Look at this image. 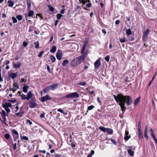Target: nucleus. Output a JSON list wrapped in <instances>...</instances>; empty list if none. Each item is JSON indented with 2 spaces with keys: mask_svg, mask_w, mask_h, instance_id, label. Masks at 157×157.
<instances>
[{
  "mask_svg": "<svg viewBox=\"0 0 157 157\" xmlns=\"http://www.w3.org/2000/svg\"><path fill=\"white\" fill-rule=\"evenodd\" d=\"M115 100L117 102H119L121 109V111L124 112L126 107L124 106L125 104L126 103L128 105H129L132 103V98L130 96H123L120 94H118L117 96L113 95Z\"/></svg>",
  "mask_w": 157,
  "mask_h": 157,
  "instance_id": "f257e3e1",
  "label": "nucleus"
},
{
  "mask_svg": "<svg viewBox=\"0 0 157 157\" xmlns=\"http://www.w3.org/2000/svg\"><path fill=\"white\" fill-rule=\"evenodd\" d=\"M84 60L83 56H80L74 59L71 62V65L72 67H75L81 63Z\"/></svg>",
  "mask_w": 157,
  "mask_h": 157,
  "instance_id": "f03ea898",
  "label": "nucleus"
},
{
  "mask_svg": "<svg viewBox=\"0 0 157 157\" xmlns=\"http://www.w3.org/2000/svg\"><path fill=\"white\" fill-rule=\"evenodd\" d=\"M99 129L104 132H106L108 134H111L113 133V130L110 128H106L103 126H100Z\"/></svg>",
  "mask_w": 157,
  "mask_h": 157,
  "instance_id": "7ed1b4c3",
  "label": "nucleus"
},
{
  "mask_svg": "<svg viewBox=\"0 0 157 157\" xmlns=\"http://www.w3.org/2000/svg\"><path fill=\"white\" fill-rule=\"evenodd\" d=\"M66 97L68 98H77L79 97V95L77 92H74L69 94L66 95Z\"/></svg>",
  "mask_w": 157,
  "mask_h": 157,
  "instance_id": "20e7f679",
  "label": "nucleus"
},
{
  "mask_svg": "<svg viewBox=\"0 0 157 157\" xmlns=\"http://www.w3.org/2000/svg\"><path fill=\"white\" fill-rule=\"evenodd\" d=\"M56 56L57 59L60 60H61L63 56V54L62 50H58L56 53Z\"/></svg>",
  "mask_w": 157,
  "mask_h": 157,
  "instance_id": "39448f33",
  "label": "nucleus"
},
{
  "mask_svg": "<svg viewBox=\"0 0 157 157\" xmlns=\"http://www.w3.org/2000/svg\"><path fill=\"white\" fill-rule=\"evenodd\" d=\"M51 99V98L48 94H47L45 96L42 97L41 98V101L42 102H44L45 101L50 100Z\"/></svg>",
  "mask_w": 157,
  "mask_h": 157,
  "instance_id": "423d86ee",
  "label": "nucleus"
},
{
  "mask_svg": "<svg viewBox=\"0 0 157 157\" xmlns=\"http://www.w3.org/2000/svg\"><path fill=\"white\" fill-rule=\"evenodd\" d=\"M86 44H84L81 50V53L82 55V56H83L84 57L86 56L87 55V53L84 52L86 47Z\"/></svg>",
  "mask_w": 157,
  "mask_h": 157,
  "instance_id": "0eeeda50",
  "label": "nucleus"
},
{
  "mask_svg": "<svg viewBox=\"0 0 157 157\" xmlns=\"http://www.w3.org/2000/svg\"><path fill=\"white\" fill-rule=\"evenodd\" d=\"M149 33V30L148 29H146V31L144 33L143 35V38L144 40H145L147 39L148 34Z\"/></svg>",
  "mask_w": 157,
  "mask_h": 157,
  "instance_id": "6e6552de",
  "label": "nucleus"
},
{
  "mask_svg": "<svg viewBox=\"0 0 157 157\" xmlns=\"http://www.w3.org/2000/svg\"><path fill=\"white\" fill-rule=\"evenodd\" d=\"M100 59H98L94 63V67L95 68H97L101 65Z\"/></svg>",
  "mask_w": 157,
  "mask_h": 157,
  "instance_id": "1a4fd4ad",
  "label": "nucleus"
},
{
  "mask_svg": "<svg viewBox=\"0 0 157 157\" xmlns=\"http://www.w3.org/2000/svg\"><path fill=\"white\" fill-rule=\"evenodd\" d=\"M58 86V84L56 83L53 84L49 86H48L50 90H54L57 88Z\"/></svg>",
  "mask_w": 157,
  "mask_h": 157,
  "instance_id": "9d476101",
  "label": "nucleus"
},
{
  "mask_svg": "<svg viewBox=\"0 0 157 157\" xmlns=\"http://www.w3.org/2000/svg\"><path fill=\"white\" fill-rule=\"evenodd\" d=\"M0 113L2 115V117L3 118V119H4L3 121L4 122H5V121H6V113L4 110H2V112ZM5 122V123L6 124V123H5V122Z\"/></svg>",
  "mask_w": 157,
  "mask_h": 157,
  "instance_id": "9b49d317",
  "label": "nucleus"
},
{
  "mask_svg": "<svg viewBox=\"0 0 157 157\" xmlns=\"http://www.w3.org/2000/svg\"><path fill=\"white\" fill-rule=\"evenodd\" d=\"M17 73H11L9 75L10 77L12 79H14L17 76Z\"/></svg>",
  "mask_w": 157,
  "mask_h": 157,
  "instance_id": "f8f14e48",
  "label": "nucleus"
},
{
  "mask_svg": "<svg viewBox=\"0 0 157 157\" xmlns=\"http://www.w3.org/2000/svg\"><path fill=\"white\" fill-rule=\"evenodd\" d=\"M147 126H146L144 132V137L147 139H148V136L147 135Z\"/></svg>",
  "mask_w": 157,
  "mask_h": 157,
  "instance_id": "ddd939ff",
  "label": "nucleus"
},
{
  "mask_svg": "<svg viewBox=\"0 0 157 157\" xmlns=\"http://www.w3.org/2000/svg\"><path fill=\"white\" fill-rule=\"evenodd\" d=\"M12 105L10 103H6L5 104H2V106L3 107L8 108V107H11Z\"/></svg>",
  "mask_w": 157,
  "mask_h": 157,
  "instance_id": "4468645a",
  "label": "nucleus"
},
{
  "mask_svg": "<svg viewBox=\"0 0 157 157\" xmlns=\"http://www.w3.org/2000/svg\"><path fill=\"white\" fill-rule=\"evenodd\" d=\"M33 96V95L31 91H30L27 94V97L26 99L27 100H29L30 98H31Z\"/></svg>",
  "mask_w": 157,
  "mask_h": 157,
  "instance_id": "2eb2a0df",
  "label": "nucleus"
},
{
  "mask_svg": "<svg viewBox=\"0 0 157 157\" xmlns=\"http://www.w3.org/2000/svg\"><path fill=\"white\" fill-rule=\"evenodd\" d=\"M138 136L140 139H142L143 137V133L141 130H138Z\"/></svg>",
  "mask_w": 157,
  "mask_h": 157,
  "instance_id": "dca6fc26",
  "label": "nucleus"
},
{
  "mask_svg": "<svg viewBox=\"0 0 157 157\" xmlns=\"http://www.w3.org/2000/svg\"><path fill=\"white\" fill-rule=\"evenodd\" d=\"M140 98L139 97L137 98L135 100V101L134 102V105H136L140 101Z\"/></svg>",
  "mask_w": 157,
  "mask_h": 157,
  "instance_id": "f3484780",
  "label": "nucleus"
},
{
  "mask_svg": "<svg viewBox=\"0 0 157 157\" xmlns=\"http://www.w3.org/2000/svg\"><path fill=\"white\" fill-rule=\"evenodd\" d=\"M36 105V104L35 102H31L29 106L31 108L35 107Z\"/></svg>",
  "mask_w": 157,
  "mask_h": 157,
  "instance_id": "a211bd4d",
  "label": "nucleus"
},
{
  "mask_svg": "<svg viewBox=\"0 0 157 157\" xmlns=\"http://www.w3.org/2000/svg\"><path fill=\"white\" fill-rule=\"evenodd\" d=\"M56 50V47L55 46H53L52 49L50 50V52L53 53L55 52Z\"/></svg>",
  "mask_w": 157,
  "mask_h": 157,
  "instance_id": "6ab92c4d",
  "label": "nucleus"
},
{
  "mask_svg": "<svg viewBox=\"0 0 157 157\" xmlns=\"http://www.w3.org/2000/svg\"><path fill=\"white\" fill-rule=\"evenodd\" d=\"M19 88L18 86L16 85L15 84L13 85V87L12 89V91L13 92H15L16 90Z\"/></svg>",
  "mask_w": 157,
  "mask_h": 157,
  "instance_id": "aec40b11",
  "label": "nucleus"
},
{
  "mask_svg": "<svg viewBox=\"0 0 157 157\" xmlns=\"http://www.w3.org/2000/svg\"><path fill=\"white\" fill-rule=\"evenodd\" d=\"M128 152L130 155L132 156L134 155V152L132 150L129 149L128 150Z\"/></svg>",
  "mask_w": 157,
  "mask_h": 157,
  "instance_id": "412c9836",
  "label": "nucleus"
},
{
  "mask_svg": "<svg viewBox=\"0 0 157 157\" xmlns=\"http://www.w3.org/2000/svg\"><path fill=\"white\" fill-rule=\"evenodd\" d=\"M69 63V61L67 59L64 60L62 63V65L63 66H66Z\"/></svg>",
  "mask_w": 157,
  "mask_h": 157,
  "instance_id": "4be33fe9",
  "label": "nucleus"
},
{
  "mask_svg": "<svg viewBox=\"0 0 157 157\" xmlns=\"http://www.w3.org/2000/svg\"><path fill=\"white\" fill-rule=\"evenodd\" d=\"M70 143H71V144L69 143V145H70L71 147L73 148L75 147V144L74 142H72L71 140L70 141Z\"/></svg>",
  "mask_w": 157,
  "mask_h": 157,
  "instance_id": "5701e85b",
  "label": "nucleus"
},
{
  "mask_svg": "<svg viewBox=\"0 0 157 157\" xmlns=\"http://www.w3.org/2000/svg\"><path fill=\"white\" fill-rule=\"evenodd\" d=\"M29 86H24L23 87V91L25 93H26L28 90V88Z\"/></svg>",
  "mask_w": 157,
  "mask_h": 157,
  "instance_id": "b1692460",
  "label": "nucleus"
},
{
  "mask_svg": "<svg viewBox=\"0 0 157 157\" xmlns=\"http://www.w3.org/2000/svg\"><path fill=\"white\" fill-rule=\"evenodd\" d=\"M7 3L9 4L8 6L9 7H12L14 4L13 2L11 0L8 1Z\"/></svg>",
  "mask_w": 157,
  "mask_h": 157,
  "instance_id": "393cba45",
  "label": "nucleus"
},
{
  "mask_svg": "<svg viewBox=\"0 0 157 157\" xmlns=\"http://www.w3.org/2000/svg\"><path fill=\"white\" fill-rule=\"evenodd\" d=\"M34 44L35 45V48L36 49L39 48V43L38 41H36L34 42Z\"/></svg>",
  "mask_w": 157,
  "mask_h": 157,
  "instance_id": "a878e982",
  "label": "nucleus"
},
{
  "mask_svg": "<svg viewBox=\"0 0 157 157\" xmlns=\"http://www.w3.org/2000/svg\"><path fill=\"white\" fill-rule=\"evenodd\" d=\"M50 58L53 62H54L56 60L55 57L53 55H50Z\"/></svg>",
  "mask_w": 157,
  "mask_h": 157,
  "instance_id": "bb28decb",
  "label": "nucleus"
},
{
  "mask_svg": "<svg viewBox=\"0 0 157 157\" xmlns=\"http://www.w3.org/2000/svg\"><path fill=\"white\" fill-rule=\"evenodd\" d=\"M24 112L23 111L19 112L18 113H16V115L19 117H21L23 114L24 113Z\"/></svg>",
  "mask_w": 157,
  "mask_h": 157,
  "instance_id": "cd10ccee",
  "label": "nucleus"
},
{
  "mask_svg": "<svg viewBox=\"0 0 157 157\" xmlns=\"http://www.w3.org/2000/svg\"><path fill=\"white\" fill-rule=\"evenodd\" d=\"M47 6L48 7L50 11L53 12L54 10V7L51 6V5H48Z\"/></svg>",
  "mask_w": 157,
  "mask_h": 157,
  "instance_id": "c85d7f7f",
  "label": "nucleus"
},
{
  "mask_svg": "<svg viewBox=\"0 0 157 157\" xmlns=\"http://www.w3.org/2000/svg\"><path fill=\"white\" fill-rule=\"evenodd\" d=\"M132 32L130 29H127L126 30V33L128 35H130L131 34Z\"/></svg>",
  "mask_w": 157,
  "mask_h": 157,
  "instance_id": "c756f323",
  "label": "nucleus"
},
{
  "mask_svg": "<svg viewBox=\"0 0 157 157\" xmlns=\"http://www.w3.org/2000/svg\"><path fill=\"white\" fill-rule=\"evenodd\" d=\"M34 14V12L33 11H30L28 14V17H31Z\"/></svg>",
  "mask_w": 157,
  "mask_h": 157,
  "instance_id": "7c9ffc66",
  "label": "nucleus"
},
{
  "mask_svg": "<svg viewBox=\"0 0 157 157\" xmlns=\"http://www.w3.org/2000/svg\"><path fill=\"white\" fill-rule=\"evenodd\" d=\"M20 96H21V98L22 99V100H25V99H26V98H27V97H25V95L24 94H20Z\"/></svg>",
  "mask_w": 157,
  "mask_h": 157,
  "instance_id": "2f4dec72",
  "label": "nucleus"
},
{
  "mask_svg": "<svg viewBox=\"0 0 157 157\" xmlns=\"http://www.w3.org/2000/svg\"><path fill=\"white\" fill-rule=\"evenodd\" d=\"M62 16V15L60 13H58L56 15V17L58 20H59Z\"/></svg>",
  "mask_w": 157,
  "mask_h": 157,
  "instance_id": "473e14b6",
  "label": "nucleus"
},
{
  "mask_svg": "<svg viewBox=\"0 0 157 157\" xmlns=\"http://www.w3.org/2000/svg\"><path fill=\"white\" fill-rule=\"evenodd\" d=\"M21 65V63H18L17 64H13V66L14 67L16 68H18L20 67Z\"/></svg>",
  "mask_w": 157,
  "mask_h": 157,
  "instance_id": "72a5a7b5",
  "label": "nucleus"
},
{
  "mask_svg": "<svg viewBox=\"0 0 157 157\" xmlns=\"http://www.w3.org/2000/svg\"><path fill=\"white\" fill-rule=\"evenodd\" d=\"M130 137L131 136L130 135H126V136L124 137V139L125 140H128Z\"/></svg>",
  "mask_w": 157,
  "mask_h": 157,
  "instance_id": "f704fd0d",
  "label": "nucleus"
},
{
  "mask_svg": "<svg viewBox=\"0 0 157 157\" xmlns=\"http://www.w3.org/2000/svg\"><path fill=\"white\" fill-rule=\"evenodd\" d=\"M119 40L121 43H124L126 41L125 38H123V39L119 38Z\"/></svg>",
  "mask_w": 157,
  "mask_h": 157,
  "instance_id": "c9c22d12",
  "label": "nucleus"
},
{
  "mask_svg": "<svg viewBox=\"0 0 157 157\" xmlns=\"http://www.w3.org/2000/svg\"><path fill=\"white\" fill-rule=\"evenodd\" d=\"M49 90H50L49 89L48 86L43 90V91L44 93H46Z\"/></svg>",
  "mask_w": 157,
  "mask_h": 157,
  "instance_id": "e433bc0d",
  "label": "nucleus"
},
{
  "mask_svg": "<svg viewBox=\"0 0 157 157\" xmlns=\"http://www.w3.org/2000/svg\"><path fill=\"white\" fill-rule=\"evenodd\" d=\"M138 129V130H141V122L140 121L139 122Z\"/></svg>",
  "mask_w": 157,
  "mask_h": 157,
  "instance_id": "4c0bfd02",
  "label": "nucleus"
},
{
  "mask_svg": "<svg viewBox=\"0 0 157 157\" xmlns=\"http://www.w3.org/2000/svg\"><path fill=\"white\" fill-rule=\"evenodd\" d=\"M16 18L19 21L21 20L22 19V17L21 15H17L16 17Z\"/></svg>",
  "mask_w": 157,
  "mask_h": 157,
  "instance_id": "58836bf2",
  "label": "nucleus"
},
{
  "mask_svg": "<svg viewBox=\"0 0 157 157\" xmlns=\"http://www.w3.org/2000/svg\"><path fill=\"white\" fill-rule=\"evenodd\" d=\"M94 107V106H93V105H92L89 106L88 107V110H91Z\"/></svg>",
  "mask_w": 157,
  "mask_h": 157,
  "instance_id": "ea45409f",
  "label": "nucleus"
},
{
  "mask_svg": "<svg viewBox=\"0 0 157 157\" xmlns=\"http://www.w3.org/2000/svg\"><path fill=\"white\" fill-rule=\"evenodd\" d=\"M111 141L115 145H116L117 144V143L115 141V140H113V139H110Z\"/></svg>",
  "mask_w": 157,
  "mask_h": 157,
  "instance_id": "a19ab883",
  "label": "nucleus"
},
{
  "mask_svg": "<svg viewBox=\"0 0 157 157\" xmlns=\"http://www.w3.org/2000/svg\"><path fill=\"white\" fill-rule=\"evenodd\" d=\"M12 19L13 21V23H16L17 21V19L14 17H13L12 18Z\"/></svg>",
  "mask_w": 157,
  "mask_h": 157,
  "instance_id": "79ce46f5",
  "label": "nucleus"
},
{
  "mask_svg": "<svg viewBox=\"0 0 157 157\" xmlns=\"http://www.w3.org/2000/svg\"><path fill=\"white\" fill-rule=\"evenodd\" d=\"M150 135L151 136L153 135H154L153 130L152 128H151L150 129Z\"/></svg>",
  "mask_w": 157,
  "mask_h": 157,
  "instance_id": "37998d69",
  "label": "nucleus"
},
{
  "mask_svg": "<svg viewBox=\"0 0 157 157\" xmlns=\"http://www.w3.org/2000/svg\"><path fill=\"white\" fill-rule=\"evenodd\" d=\"M13 136L14 137V140L16 141L19 137L18 135H13Z\"/></svg>",
  "mask_w": 157,
  "mask_h": 157,
  "instance_id": "c03bdc74",
  "label": "nucleus"
},
{
  "mask_svg": "<svg viewBox=\"0 0 157 157\" xmlns=\"http://www.w3.org/2000/svg\"><path fill=\"white\" fill-rule=\"evenodd\" d=\"M109 58H110L109 56H108L105 57V59L107 62H108L109 60Z\"/></svg>",
  "mask_w": 157,
  "mask_h": 157,
  "instance_id": "a18cd8bd",
  "label": "nucleus"
},
{
  "mask_svg": "<svg viewBox=\"0 0 157 157\" xmlns=\"http://www.w3.org/2000/svg\"><path fill=\"white\" fill-rule=\"evenodd\" d=\"M44 53V51H42L41 52H40L39 54V55H38V56L39 57H42L43 54Z\"/></svg>",
  "mask_w": 157,
  "mask_h": 157,
  "instance_id": "49530a36",
  "label": "nucleus"
},
{
  "mask_svg": "<svg viewBox=\"0 0 157 157\" xmlns=\"http://www.w3.org/2000/svg\"><path fill=\"white\" fill-rule=\"evenodd\" d=\"M13 132L14 134L13 135H18V132L15 130H14L13 131Z\"/></svg>",
  "mask_w": 157,
  "mask_h": 157,
  "instance_id": "de8ad7c7",
  "label": "nucleus"
},
{
  "mask_svg": "<svg viewBox=\"0 0 157 157\" xmlns=\"http://www.w3.org/2000/svg\"><path fill=\"white\" fill-rule=\"evenodd\" d=\"M28 8H30L31 6V3L30 1L27 2V3Z\"/></svg>",
  "mask_w": 157,
  "mask_h": 157,
  "instance_id": "09e8293b",
  "label": "nucleus"
},
{
  "mask_svg": "<svg viewBox=\"0 0 157 157\" xmlns=\"http://www.w3.org/2000/svg\"><path fill=\"white\" fill-rule=\"evenodd\" d=\"M5 138L7 139H9L10 137V135L8 134H7L5 136Z\"/></svg>",
  "mask_w": 157,
  "mask_h": 157,
  "instance_id": "8fccbe9b",
  "label": "nucleus"
},
{
  "mask_svg": "<svg viewBox=\"0 0 157 157\" xmlns=\"http://www.w3.org/2000/svg\"><path fill=\"white\" fill-rule=\"evenodd\" d=\"M7 113H9L10 111V109L8 108L3 107Z\"/></svg>",
  "mask_w": 157,
  "mask_h": 157,
  "instance_id": "3c124183",
  "label": "nucleus"
},
{
  "mask_svg": "<svg viewBox=\"0 0 157 157\" xmlns=\"http://www.w3.org/2000/svg\"><path fill=\"white\" fill-rule=\"evenodd\" d=\"M28 44L25 41L23 42V46L24 47H26L28 45Z\"/></svg>",
  "mask_w": 157,
  "mask_h": 157,
  "instance_id": "603ef678",
  "label": "nucleus"
},
{
  "mask_svg": "<svg viewBox=\"0 0 157 157\" xmlns=\"http://www.w3.org/2000/svg\"><path fill=\"white\" fill-rule=\"evenodd\" d=\"M26 121L27 122V123H29L30 125H31V124H32V123L31 122V121L30 120H29V119H27L26 120Z\"/></svg>",
  "mask_w": 157,
  "mask_h": 157,
  "instance_id": "864d4df0",
  "label": "nucleus"
},
{
  "mask_svg": "<svg viewBox=\"0 0 157 157\" xmlns=\"http://www.w3.org/2000/svg\"><path fill=\"white\" fill-rule=\"evenodd\" d=\"M8 101L12 103H15L16 101V100H8Z\"/></svg>",
  "mask_w": 157,
  "mask_h": 157,
  "instance_id": "5fc2aeb1",
  "label": "nucleus"
},
{
  "mask_svg": "<svg viewBox=\"0 0 157 157\" xmlns=\"http://www.w3.org/2000/svg\"><path fill=\"white\" fill-rule=\"evenodd\" d=\"M91 5H92L90 3H89L86 4V7L89 8L91 7Z\"/></svg>",
  "mask_w": 157,
  "mask_h": 157,
  "instance_id": "6e6d98bb",
  "label": "nucleus"
},
{
  "mask_svg": "<svg viewBox=\"0 0 157 157\" xmlns=\"http://www.w3.org/2000/svg\"><path fill=\"white\" fill-rule=\"evenodd\" d=\"M22 139L26 140H29L28 138L26 136H23L22 137Z\"/></svg>",
  "mask_w": 157,
  "mask_h": 157,
  "instance_id": "4d7b16f0",
  "label": "nucleus"
},
{
  "mask_svg": "<svg viewBox=\"0 0 157 157\" xmlns=\"http://www.w3.org/2000/svg\"><path fill=\"white\" fill-rule=\"evenodd\" d=\"M59 112L62 113H64V112L61 109H59L57 110Z\"/></svg>",
  "mask_w": 157,
  "mask_h": 157,
  "instance_id": "13d9d810",
  "label": "nucleus"
},
{
  "mask_svg": "<svg viewBox=\"0 0 157 157\" xmlns=\"http://www.w3.org/2000/svg\"><path fill=\"white\" fill-rule=\"evenodd\" d=\"M21 81L22 82H24V83H25V82H27V80L25 79L24 78H21Z\"/></svg>",
  "mask_w": 157,
  "mask_h": 157,
  "instance_id": "bf43d9fd",
  "label": "nucleus"
},
{
  "mask_svg": "<svg viewBox=\"0 0 157 157\" xmlns=\"http://www.w3.org/2000/svg\"><path fill=\"white\" fill-rule=\"evenodd\" d=\"M45 114L44 113L41 114L40 115V117L42 118H44V117Z\"/></svg>",
  "mask_w": 157,
  "mask_h": 157,
  "instance_id": "052dcab7",
  "label": "nucleus"
},
{
  "mask_svg": "<svg viewBox=\"0 0 157 157\" xmlns=\"http://www.w3.org/2000/svg\"><path fill=\"white\" fill-rule=\"evenodd\" d=\"M79 84L82 86H85L86 84V83L84 82H81Z\"/></svg>",
  "mask_w": 157,
  "mask_h": 157,
  "instance_id": "680f3d73",
  "label": "nucleus"
},
{
  "mask_svg": "<svg viewBox=\"0 0 157 157\" xmlns=\"http://www.w3.org/2000/svg\"><path fill=\"white\" fill-rule=\"evenodd\" d=\"M47 69L48 71V72L50 73L51 72H50V68L49 67V66L48 65L47 67Z\"/></svg>",
  "mask_w": 157,
  "mask_h": 157,
  "instance_id": "e2e57ef3",
  "label": "nucleus"
},
{
  "mask_svg": "<svg viewBox=\"0 0 157 157\" xmlns=\"http://www.w3.org/2000/svg\"><path fill=\"white\" fill-rule=\"evenodd\" d=\"M120 22V21L119 20H117L116 21H115V24L116 25H118V24H119Z\"/></svg>",
  "mask_w": 157,
  "mask_h": 157,
  "instance_id": "0e129e2a",
  "label": "nucleus"
},
{
  "mask_svg": "<svg viewBox=\"0 0 157 157\" xmlns=\"http://www.w3.org/2000/svg\"><path fill=\"white\" fill-rule=\"evenodd\" d=\"M94 150H92L91 151L90 153L89 154L92 155H93L94 154Z\"/></svg>",
  "mask_w": 157,
  "mask_h": 157,
  "instance_id": "69168bd1",
  "label": "nucleus"
},
{
  "mask_svg": "<svg viewBox=\"0 0 157 157\" xmlns=\"http://www.w3.org/2000/svg\"><path fill=\"white\" fill-rule=\"evenodd\" d=\"M17 145L16 143H15L13 145V147L14 150H15L16 149V146Z\"/></svg>",
  "mask_w": 157,
  "mask_h": 157,
  "instance_id": "338daca9",
  "label": "nucleus"
},
{
  "mask_svg": "<svg viewBox=\"0 0 157 157\" xmlns=\"http://www.w3.org/2000/svg\"><path fill=\"white\" fill-rule=\"evenodd\" d=\"M65 10V9H64L61 10L60 11V13L62 14H63L64 13Z\"/></svg>",
  "mask_w": 157,
  "mask_h": 157,
  "instance_id": "774afa93",
  "label": "nucleus"
}]
</instances>
